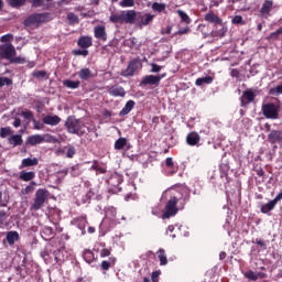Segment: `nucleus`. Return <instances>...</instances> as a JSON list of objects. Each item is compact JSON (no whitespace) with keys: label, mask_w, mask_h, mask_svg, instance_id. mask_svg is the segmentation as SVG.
Segmentation results:
<instances>
[{"label":"nucleus","mask_w":282,"mask_h":282,"mask_svg":"<svg viewBox=\"0 0 282 282\" xmlns=\"http://www.w3.org/2000/svg\"><path fill=\"white\" fill-rule=\"evenodd\" d=\"M171 195V198L169 199L167 204L165 205V212L162 215V219H170V217H175L177 215V202L180 199H188L191 193L188 192V188L183 187L178 195L173 194V192H165L163 195Z\"/></svg>","instance_id":"1"},{"label":"nucleus","mask_w":282,"mask_h":282,"mask_svg":"<svg viewBox=\"0 0 282 282\" xmlns=\"http://www.w3.org/2000/svg\"><path fill=\"white\" fill-rule=\"evenodd\" d=\"M64 127L72 135H78V138H83L84 134L87 133V126L80 119H76L74 116L67 117Z\"/></svg>","instance_id":"2"},{"label":"nucleus","mask_w":282,"mask_h":282,"mask_svg":"<svg viewBox=\"0 0 282 282\" xmlns=\"http://www.w3.org/2000/svg\"><path fill=\"white\" fill-rule=\"evenodd\" d=\"M50 21V13H33L24 20L25 28H39L41 23Z\"/></svg>","instance_id":"3"},{"label":"nucleus","mask_w":282,"mask_h":282,"mask_svg":"<svg viewBox=\"0 0 282 282\" xmlns=\"http://www.w3.org/2000/svg\"><path fill=\"white\" fill-rule=\"evenodd\" d=\"M43 142H54V135L52 134H33L28 137L26 143L31 147H36V144H43Z\"/></svg>","instance_id":"4"},{"label":"nucleus","mask_w":282,"mask_h":282,"mask_svg":"<svg viewBox=\"0 0 282 282\" xmlns=\"http://www.w3.org/2000/svg\"><path fill=\"white\" fill-rule=\"evenodd\" d=\"M12 56H17V48L10 43L0 45V61H10Z\"/></svg>","instance_id":"5"},{"label":"nucleus","mask_w":282,"mask_h":282,"mask_svg":"<svg viewBox=\"0 0 282 282\" xmlns=\"http://www.w3.org/2000/svg\"><path fill=\"white\" fill-rule=\"evenodd\" d=\"M48 193L46 189H37L35 193L34 203L32 205L33 210H39L47 202Z\"/></svg>","instance_id":"6"},{"label":"nucleus","mask_w":282,"mask_h":282,"mask_svg":"<svg viewBox=\"0 0 282 282\" xmlns=\"http://www.w3.org/2000/svg\"><path fill=\"white\" fill-rule=\"evenodd\" d=\"M262 113L270 120H276L279 118V106L275 104H265L262 106Z\"/></svg>","instance_id":"7"},{"label":"nucleus","mask_w":282,"mask_h":282,"mask_svg":"<svg viewBox=\"0 0 282 282\" xmlns=\"http://www.w3.org/2000/svg\"><path fill=\"white\" fill-rule=\"evenodd\" d=\"M142 67V64L140 63V59L135 58L132 59L129 64L128 67L123 73H121V76H133L137 72V69H140Z\"/></svg>","instance_id":"8"},{"label":"nucleus","mask_w":282,"mask_h":282,"mask_svg":"<svg viewBox=\"0 0 282 282\" xmlns=\"http://www.w3.org/2000/svg\"><path fill=\"white\" fill-rule=\"evenodd\" d=\"M166 76V74L163 75H147L142 82L141 85H154L155 87H158L160 85V80H162V78H164Z\"/></svg>","instance_id":"9"},{"label":"nucleus","mask_w":282,"mask_h":282,"mask_svg":"<svg viewBox=\"0 0 282 282\" xmlns=\"http://www.w3.org/2000/svg\"><path fill=\"white\" fill-rule=\"evenodd\" d=\"M123 23L133 25L138 21V12L135 10H122Z\"/></svg>","instance_id":"10"},{"label":"nucleus","mask_w":282,"mask_h":282,"mask_svg":"<svg viewBox=\"0 0 282 282\" xmlns=\"http://www.w3.org/2000/svg\"><path fill=\"white\" fill-rule=\"evenodd\" d=\"M268 142H270V144H279L282 147V131L271 130L268 134Z\"/></svg>","instance_id":"11"},{"label":"nucleus","mask_w":282,"mask_h":282,"mask_svg":"<svg viewBox=\"0 0 282 282\" xmlns=\"http://www.w3.org/2000/svg\"><path fill=\"white\" fill-rule=\"evenodd\" d=\"M109 96H113L115 98H124L127 96V91L122 86L115 85L108 89Z\"/></svg>","instance_id":"12"},{"label":"nucleus","mask_w":282,"mask_h":282,"mask_svg":"<svg viewBox=\"0 0 282 282\" xmlns=\"http://www.w3.org/2000/svg\"><path fill=\"white\" fill-rule=\"evenodd\" d=\"M94 36L98 41H107V28L105 25H97L94 28Z\"/></svg>","instance_id":"13"},{"label":"nucleus","mask_w":282,"mask_h":282,"mask_svg":"<svg viewBox=\"0 0 282 282\" xmlns=\"http://www.w3.org/2000/svg\"><path fill=\"white\" fill-rule=\"evenodd\" d=\"M272 6H274V2L272 0H265L262 3L260 14L261 17H263V19H268L270 17V12H272Z\"/></svg>","instance_id":"14"},{"label":"nucleus","mask_w":282,"mask_h":282,"mask_svg":"<svg viewBox=\"0 0 282 282\" xmlns=\"http://www.w3.org/2000/svg\"><path fill=\"white\" fill-rule=\"evenodd\" d=\"M43 124H48V127H56L61 124V117L56 115H47L42 119Z\"/></svg>","instance_id":"15"},{"label":"nucleus","mask_w":282,"mask_h":282,"mask_svg":"<svg viewBox=\"0 0 282 282\" xmlns=\"http://www.w3.org/2000/svg\"><path fill=\"white\" fill-rule=\"evenodd\" d=\"M205 21L207 23H213V25L217 28V25H221L224 20H221V18H219L213 11H209L208 13L205 14Z\"/></svg>","instance_id":"16"},{"label":"nucleus","mask_w":282,"mask_h":282,"mask_svg":"<svg viewBox=\"0 0 282 282\" xmlns=\"http://www.w3.org/2000/svg\"><path fill=\"white\" fill-rule=\"evenodd\" d=\"M240 100L241 107H246V105L254 102V93L252 90H245L240 97Z\"/></svg>","instance_id":"17"},{"label":"nucleus","mask_w":282,"mask_h":282,"mask_svg":"<svg viewBox=\"0 0 282 282\" xmlns=\"http://www.w3.org/2000/svg\"><path fill=\"white\" fill-rule=\"evenodd\" d=\"M77 45L82 47V50H87L94 45V41L89 35L80 36L77 41Z\"/></svg>","instance_id":"18"},{"label":"nucleus","mask_w":282,"mask_h":282,"mask_svg":"<svg viewBox=\"0 0 282 282\" xmlns=\"http://www.w3.org/2000/svg\"><path fill=\"white\" fill-rule=\"evenodd\" d=\"M243 276L249 281H258V279H265V276L268 275L263 272H254L252 270H249L243 273Z\"/></svg>","instance_id":"19"},{"label":"nucleus","mask_w":282,"mask_h":282,"mask_svg":"<svg viewBox=\"0 0 282 282\" xmlns=\"http://www.w3.org/2000/svg\"><path fill=\"white\" fill-rule=\"evenodd\" d=\"M153 19H155V15L151 13L142 14V12H138V15H137V20L140 21L141 25H149V23H151Z\"/></svg>","instance_id":"20"},{"label":"nucleus","mask_w":282,"mask_h":282,"mask_svg":"<svg viewBox=\"0 0 282 282\" xmlns=\"http://www.w3.org/2000/svg\"><path fill=\"white\" fill-rule=\"evenodd\" d=\"M200 140H202V138L199 137V134L197 132H191L186 137V142H187V144H189V147H197V144H199Z\"/></svg>","instance_id":"21"},{"label":"nucleus","mask_w":282,"mask_h":282,"mask_svg":"<svg viewBox=\"0 0 282 282\" xmlns=\"http://www.w3.org/2000/svg\"><path fill=\"white\" fill-rule=\"evenodd\" d=\"M39 164V159L37 158H26L23 159L19 169H28L30 166H36Z\"/></svg>","instance_id":"22"},{"label":"nucleus","mask_w":282,"mask_h":282,"mask_svg":"<svg viewBox=\"0 0 282 282\" xmlns=\"http://www.w3.org/2000/svg\"><path fill=\"white\" fill-rule=\"evenodd\" d=\"M72 224L74 226H77V228H79V230H82V235H85V228H87V218H85V217L76 218L72 221Z\"/></svg>","instance_id":"23"},{"label":"nucleus","mask_w":282,"mask_h":282,"mask_svg":"<svg viewBox=\"0 0 282 282\" xmlns=\"http://www.w3.org/2000/svg\"><path fill=\"white\" fill-rule=\"evenodd\" d=\"M133 107H135V101L128 100L124 107L119 112V116H129V113H131V111L133 110Z\"/></svg>","instance_id":"24"},{"label":"nucleus","mask_w":282,"mask_h":282,"mask_svg":"<svg viewBox=\"0 0 282 282\" xmlns=\"http://www.w3.org/2000/svg\"><path fill=\"white\" fill-rule=\"evenodd\" d=\"M41 236L44 241H50V239H54V230L52 229V227L45 226L41 231Z\"/></svg>","instance_id":"25"},{"label":"nucleus","mask_w":282,"mask_h":282,"mask_svg":"<svg viewBox=\"0 0 282 282\" xmlns=\"http://www.w3.org/2000/svg\"><path fill=\"white\" fill-rule=\"evenodd\" d=\"M9 144L12 147H21L23 144V137L21 134H13L8 138Z\"/></svg>","instance_id":"26"},{"label":"nucleus","mask_w":282,"mask_h":282,"mask_svg":"<svg viewBox=\"0 0 282 282\" xmlns=\"http://www.w3.org/2000/svg\"><path fill=\"white\" fill-rule=\"evenodd\" d=\"M35 177L36 173L34 172L21 171L19 175V180H21L22 182H33L32 180H34Z\"/></svg>","instance_id":"27"},{"label":"nucleus","mask_w":282,"mask_h":282,"mask_svg":"<svg viewBox=\"0 0 282 282\" xmlns=\"http://www.w3.org/2000/svg\"><path fill=\"white\" fill-rule=\"evenodd\" d=\"M109 21L110 23H119L120 25H122V23H124L122 11L111 13L109 17Z\"/></svg>","instance_id":"28"},{"label":"nucleus","mask_w":282,"mask_h":282,"mask_svg":"<svg viewBox=\"0 0 282 282\" xmlns=\"http://www.w3.org/2000/svg\"><path fill=\"white\" fill-rule=\"evenodd\" d=\"M78 76L80 80H89V78H94V73L89 68H82Z\"/></svg>","instance_id":"29"},{"label":"nucleus","mask_w":282,"mask_h":282,"mask_svg":"<svg viewBox=\"0 0 282 282\" xmlns=\"http://www.w3.org/2000/svg\"><path fill=\"white\" fill-rule=\"evenodd\" d=\"M89 171H95L96 175L105 174L107 173V170L98 163V161H94L93 165L89 167Z\"/></svg>","instance_id":"30"},{"label":"nucleus","mask_w":282,"mask_h":282,"mask_svg":"<svg viewBox=\"0 0 282 282\" xmlns=\"http://www.w3.org/2000/svg\"><path fill=\"white\" fill-rule=\"evenodd\" d=\"M83 259L86 263H94L96 261V256H94V251L86 249L83 252Z\"/></svg>","instance_id":"31"},{"label":"nucleus","mask_w":282,"mask_h":282,"mask_svg":"<svg viewBox=\"0 0 282 282\" xmlns=\"http://www.w3.org/2000/svg\"><path fill=\"white\" fill-rule=\"evenodd\" d=\"M56 263L65 261V248H59L53 252Z\"/></svg>","instance_id":"32"},{"label":"nucleus","mask_w":282,"mask_h":282,"mask_svg":"<svg viewBox=\"0 0 282 282\" xmlns=\"http://www.w3.org/2000/svg\"><path fill=\"white\" fill-rule=\"evenodd\" d=\"M112 265H116V258H110L109 260H104L100 264V269L105 272L109 270Z\"/></svg>","instance_id":"33"},{"label":"nucleus","mask_w":282,"mask_h":282,"mask_svg":"<svg viewBox=\"0 0 282 282\" xmlns=\"http://www.w3.org/2000/svg\"><path fill=\"white\" fill-rule=\"evenodd\" d=\"M268 41H282V26L269 34Z\"/></svg>","instance_id":"34"},{"label":"nucleus","mask_w":282,"mask_h":282,"mask_svg":"<svg viewBox=\"0 0 282 282\" xmlns=\"http://www.w3.org/2000/svg\"><path fill=\"white\" fill-rule=\"evenodd\" d=\"M18 239H19L18 231H9L7 234V241H8L9 246H14V243H17Z\"/></svg>","instance_id":"35"},{"label":"nucleus","mask_w":282,"mask_h":282,"mask_svg":"<svg viewBox=\"0 0 282 282\" xmlns=\"http://www.w3.org/2000/svg\"><path fill=\"white\" fill-rule=\"evenodd\" d=\"M63 85H64V87H67L68 89H78V87H80V82L66 79V80H63Z\"/></svg>","instance_id":"36"},{"label":"nucleus","mask_w":282,"mask_h":282,"mask_svg":"<svg viewBox=\"0 0 282 282\" xmlns=\"http://www.w3.org/2000/svg\"><path fill=\"white\" fill-rule=\"evenodd\" d=\"M276 206V200H270L269 203L261 206V213L268 214L271 210H274V207Z\"/></svg>","instance_id":"37"},{"label":"nucleus","mask_w":282,"mask_h":282,"mask_svg":"<svg viewBox=\"0 0 282 282\" xmlns=\"http://www.w3.org/2000/svg\"><path fill=\"white\" fill-rule=\"evenodd\" d=\"M213 83L212 76H205L197 78L195 82L196 87H202V85H210Z\"/></svg>","instance_id":"38"},{"label":"nucleus","mask_w":282,"mask_h":282,"mask_svg":"<svg viewBox=\"0 0 282 282\" xmlns=\"http://www.w3.org/2000/svg\"><path fill=\"white\" fill-rule=\"evenodd\" d=\"M152 10H153V12H158L159 14L162 12H166V3L153 2Z\"/></svg>","instance_id":"39"},{"label":"nucleus","mask_w":282,"mask_h":282,"mask_svg":"<svg viewBox=\"0 0 282 282\" xmlns=\"http://www.w3.org/2000/svg\"><path fill=\"white\" fill-rule=\"evenodd\" d=\"M158 257L160 265H166L169 263V259L166 258V251H164V249H159Z\"/></svg>","instance_id":"40"},{"label":"nucleus","mask_w":282,"mask_h":282,"mask_svg":"<svg viewBox=\"0 0 282 282\" xmlns=\"http://www.w3.org/2000/svg\"><path fill=\"white\" fill-rule=\"evenodd\" d=\"M127 147V139L126 138H119L116 142H115V149L116 151H122V149H124Z\"/></svg>","instance_id":"41"},{"label":"nucleus","mask_w":282,"mask_h":282,"mask_svg":"<svg viewBox=\"0 0 282 282\" xmlns=\"http://www.w3.org/2000/svg\"><path fill=\"white\" fill-rule=\"evenodd\" d=\"M116 215H118L116 207L110 206V207L106 208V218L107 219H116Z\"/></svg>","instance_id":"42"},{"label":"nucleus","mask_w":282,"mask_h":282,"mask_svg":"<svg viewBox=\"0 0 282 282\" xmlns=\"http://www.w3.org/2000/svg\"><path fill=\"white\" fill-rule=\"evenodd\" d=\"M226 32H228V28L224 25V22H221L220 29L214 31V36H220L221 39L226 36Z\"/></svg>","instance_id":"43"},{"label":"nucleus","mask_w":282,"mask_h":282,"mask_svg":"<svg viewBox=\"0 0 282 282\" xmlns=\"http://www.w3.org/2000/svg\"><path fill=\"white\" fill-rule=\"evenodd\" d=\"M121 182L122 177L118 174H113L109 180V184H111L112 186H120Z\"/></svg>","instance_id":"44"},{"label":"nucleus","mask_w":282,"mask_h":282,"mask_svg":"<svg viewBox=\"0 0 282 282\" xmlns=\"http://www.w3.org/2000/svg\"><path fill=\"white\" fill-rule=\"evenodd\" d=\"M66 19H67L69 25H76V23H78V15H76V13H74V12L67 13Z\"/></svg>","instance_id":"45"},{"label":"nucleus","mask_w":282,"mask_h":282,"mask_svg":"<svg viewBox=\"0 0 282 282\" xmlns=\"http://www.w3.org/2000/svg\"><path fill=\"white\" fill-rule=\"evenodd\" d=\"M35 186H36V182L31 181L30 184L22 189V195H30V193H33Z\"/></svg>","instance_id":"46"},{"label":"nucleus","mask_w":282,"mask_h":282,"mask_svg":"<svg viewBox=\"0 0 282 282\" xmlns=\"http://www.w3.org/2000/svg\"><path fill=\"white\" fill-rule=\"evenodd\" d=\"M119 6L120 8H133V6H135V0H121Z\"/></svg>","instance_id":"47"},{"label":"nucleus","mask_w":282,"mask_h":282,"mask_svg":"<svg viewBox=\"0 0 282 282\" xmlns=\"http://www.w3.org/2000/svg\"><path fill=\"white\" fill-rule=\"evenodd\" d=\"M99 246H101L102 248L98 249L97 251L99 252L101 258L109 257V254H111V250L105 248V243H100Z\"/></svg>","instance_id":"48"},{"label":"nucleus","mask_w":282,"mask_h":282,"mask_svg":"<svg viewBox=\"0 0 282 282\" xmlns=\"http://www.w3.org/2000/svg\"><path fill=\"white\" fill-rule=\"evenodd\" d=\"M12 129L10 127L0 129V138H8V135H12Z\"/></svg>","instance_id":"49"},{"label":"nucleus","mask_w":282,"mask_h":282,"mask_svg":"<svg viewBox=\"0 0 282 282\" xmlns=\"http://www.w3.org/2000/svg\"><path fill=\"white\" fill-rule=\"evenodd\" d=\"M177 14L184 23H191V17L182 10H177Z\"/></svg>","instance_id":"50"},{"label":"nucleus","mask_w":282,"mask_h":282,"mask_svg":"<svg viewBox=\"0 0 282 282\" xmlns=\"http://www.w3.org/2000/svg\"><path fill=\"white\" fill-rule=\"evenodd\" d=\"M26 0H9V4L11 8H21V6H25Z\"/></svg>","instance_id":"51"},{"label":"nucleus","mask_w":282,"mask_h":282,"mask_svg":"<svg viewBox=\"0 0 282 282\" xmlns=\"http://www.w3.org/2000/svg\"><path fill=\"white\" fill-rule=\"evenodd\" d=\"M28 3H31L33 8H42L44 6L45 0H26Z\"/></svg>","instance_id":"52"},{"label":"nucleus","mask_w":282,"mask_h":282,"mask_svg":"<svg viewBox=\"0 0 282 282\" xmlns=\"http://www.w3.org/2000/svg\"><path fill=\"white\" fill-rule=\"evenodd\" d=\"M74 56H89V51H87L86 48H78V50H74L73 51Z\"/></svg>","instance_id":"53"},{"label":"nucleus","mask_w":282,"mask_h":282,"mask_svg":"<svg viewBox=\"0 0 282 282\" xmlns=\"http://www.w3.org/2000/svg\"><path fill=\"white\" fill-rule=\"evenodd\" d=\"M270 94H271V96H281V94H282V85H278L276 87L271 88L270 89Z\"/></svg>","instance_id":"54"},{"label":"nucleus","mask_w":282,"mask_h":282,"mask_svg":"<svg viewBox=\"0 0 282 282\" xmlns=\"http://www.w3.org/2000/svg\"><path fill=\"white\" fill-rule=\"evenodd\" d=\"M12 85V79L8 77H0V87H10Z\"/></svg>","instance_id":"55"},{"label":"nucleus","mask_w":282,"mask_h":282,"mask_svg":"<svg viewBox=\"0 0 282 282\" xmlns=\"http://www.w3.org/2000/svg\"><path fill=\"white\" fill-rule=\"evenodd\" d=\"M231 23L234 25H243V17H241V15L234 17L231 20Z\"/></svg>","instance_id":"56"},{"label":"nucleus","mask_w":282,"mask_h":282,"mask_svg":"<svg viewBox=\"0 0 282 282\" xmlns=\"http://www.w3.org/2000/svg\"><path fill=\"white\" fill-rule=\"evenodd\" d=\"M21 116L24 117L25 120H34V115L30 110L22 111Z\"/></svg>","instance_id":"57"},{"label":"nucleus","mask_w":282,"mask_h":282,"mask_svg":"<svg viewBox=\"0 0 282 282\" xmlns=\"http://www.w3.org/2000/svg\"><path fill=\"white\" fill-rule=\"evenodd\" d=\"M152 74H160V72H162V66L158 65L155 63L151 64V70Z\"/></svg>","instance_id":"58"},{"label":"nucleus","mask_w":282,"mask_h":282,"mask_svg":"<svg viewBox=\"0 0 282 282\" xmlns=\"http://www.w3.org/2000/svg\"><path fill=\"white\" fill-rule=\"evenodd\" d=\"M74 155H76V148H74V145H69L66 152V158H74Z\"/></svg>","instance_id":"59"},{"label":"nucleus","mask_w":282,"mask_h":282,"mask_svg":"<svg viewBox=\"0 0 282 282\" xmlns=\"http://www.w3.org/2000/svg\"><path fill=\"white\" fill-rule=\"evenodd\" d=\"M9 62H10V63H18L19 65H23V63H25V58L12 56V57L9 59Z\"/></svg>","instance_id":"60"},{"label":"nucleus","mask_w":282,"mask_h":282,"mask_svg":"<svg viewBox=\"0 0 282 282\" xmlns=\"http://www.w3.org/2000/svg\"><path fill=\"white\" fill-rule=\"evenodd\" d=\"M33 127L36 131H41V129H43L45 126L41 123V121H36L35 119H33Z\"/></svg>","instance_id":"61"},{"label":"nucleus","mask_w":282,"mask_h":282,"mask_svg":"<svg viewBox=\"0 0 282 282\" xmlns=\"http://www.w3.org/2000/svg\"><path fill=\"white\" fill-rule=\"evenodd\" d=\"M33 76H35V78H45V76H47V73H45V70H37L33 74Z\"/></svg>","instance_id":"62"},{"label":"nucleus","mask_w":282,"mask_h":282,"mask_svg":"<svg viewBox=\"0 0 282 282\" xmlns=\"http://www.w3.org/2000/svg\"><path fill=\"white\" fill-rule=\"evenodd\" d=\"M12 39H13L12 34L2 35L1 36V42L2 43H10V41H12Z\"/></svg>","instance_id":"63"},{"label":"nucleus","mask_w":282,"mask_h":282,"mask_svg":"<svg viewBox=\"0 0 282 282\" xmlns=\"http://www.w3.org/2000/svg\"><path fill=\"white\" fill-rule=\"evenodd\" d=\"M165 166H167V169H173V166H174L173 158H167L165 160Z\"/></svg>","instance_id":"64"}]
</instances>
